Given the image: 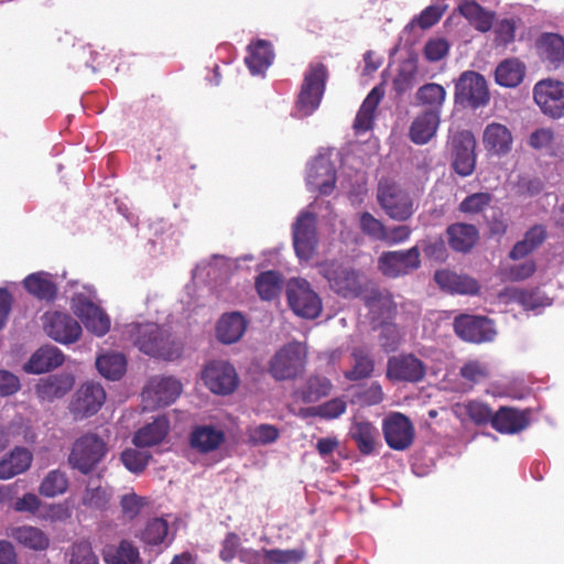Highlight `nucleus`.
Returning <instances> with one entry per match:
<instances>
[{"instance_id": "f257e3e1", "label": "nucleus", "mask_w": 564, "mask_h": 564, "mask_svg": "<svg viewBox=\"0 0 564 564\" xmlns=\"http://www.w3.org/2000/svg\"><path fill=\"white\" fill-rule=\"evenodd\" d=\"M130 338L134 346L145 355L172 360L180 355L169 328L155 323L135 324L131 327Z\"/></svg>"}, {"instance_id": "f03ea898", "label": "nucleus", "mask_w": 564, "mask_h": 564, "mask_svg": "<svg viewBox=\"0 0 564 564\" xmlns=\"http://www.w3.org/2000/svg\"><path fill=\"white\" fill-rule=\"evenodd\" d=\"M107 453L106 440L97 433L87 432L75 440L67 462L73 469L89 475L106 458Z\"/></svg>"}, {"instance_id": "7ed1b4c3", "label": "nucleus", "mask_w": 564, "mask_h": 564, "mask_svg": "<svg viewBox=\"0 0 564 564\" xmlns=\"http://www.w3.org/2000/svg\"><path fill=\"white\" fill-rule=\"evenodd\" d=\"M327 78L328 69L325 64L308 65L296 100V109L302 116H310L319 107Z\"/></svg>"}, {"instance_id": "20e7f679", "label": "nucleus", "mask_w": 564, "mask_h": 564, "mask_svg": "<svg viewBox=\"0 0 564 564\" xmlns=\"http://www.w3.org/2000/svg\"><path fill=\"white\" fill-rule=\"evenodd\" d=\"M306 358V350L300 343H289L272 356L268 371L276 381L294 380L304 372Z\"/></svg>"}, {"instance_id": "39448f33", "label": "nucleus", "mask_w": 564, "mask_h": 564, "mask_svg": "<svg viewBox=\"0 0 564 564\" xmlns=\"http://www.w3.org/2000/svg\"><path fill=\"white\" fill-rule=\"evenodd\" d=\"M319 273L328 281L330 289L345 299L358 297L362 292V281L358 271L335 261L318 265Z\"/></svg>"}, {"instance_id": "423d86ee", "label": "nucleus", "mask_w": 564, "mask_h": 564, "mask_svg": "<svg viewBox=\"0 0 564 564\" xmlns=\"http://www.w3.org/2000/svg\"><path fill=\"white\" fill-rule=\"evenodd\" d=\"M286 297L291 310L297 316L314 319L322 312V300L305 279L295 278L290 280Z\"/></svg>"}, {"instance_id": "0eeeda50", "label": "nucleus", "mask_w": 564, "mask_h": 564, "mask_svg": "<svg viewBox=\"0 0 564 564\" xmlns=\"http://www.w3.org/2000/svg\"><path fill=\"white\" fill-rule=\"evenodd\" d=\"M421 267L417 246L406 250L384 251L378 258V269L387 278L397 279L416 271Z\"/></svg>"}, {"instance_id": "6e6552de", "label": "nucleus", "mask_w": 564, "mask_h": 564, "mask_svg": "<svg viewBox=\"0 0 564 564\" xmlns=\"http://www.w3.org/2000/svg\"><path fill=\"white\" fill-rule=\"evenodd\" d=\"M426 376V365L412 352L388 358L386 377L391 382L419 383Z\"/></svg>"}, {"instance_id": "1a4fd4ad", "label": "nucleus", "mask_w": 564, "mask_h": 564, "mask_svg": "<svg viewBox=\"0 0 564 564\" xmlns=\"http://www.w3.org/2000/svg\"><path fill=\"white\" fill-rule=\"evenodd\" d=\"M533 100L543 115L552 119L564 117V83L546 78L539 80L533 87Z\"/></svg>"}, {"instance_id": "9d476101", "label": "nucleus", "mask_w": 564, "mask_h": 564, "mask_svg": "<svg viewBox=\"0 0 564 564\" xmlns=\"http://www.w3.org/2000/svg\"><path fill=\"white\" fill-rule=\"evenodd\" d=\"M451 165L462 177L469 176L476 167V139L473 132L462 130L451 139Z\"/></svg>"}, {"instance_id": "9b49d317", "label": "nucleus", "mask_w": 564, "mask_h": 564, "mask_svg": "<svg viewBox=\"0 0 564 564\" xmlns=\"http://www.w3.org/2000/svg\"><path fill=\"white\" fill-rule=\"evenodd\" d=\"M202 380L210 392L218 395L231 394L239 384L235 367L225 360H212L202 371Z\"/></svg>"}, {"instance_id": "f8f14e48", "label": "nucleus", "mask_w": 564, "mask_h": 564, "mask_svg": "<svg viewBox=\"0 0 564 564\" xmlns=\"http://www.w3.org/2000/svg\"><path fill=\"white\" fill-rule=\"evenodd\" d=\"M378 202L386 214L398 221L408 220L414 213L412 198L394 183H380Z\"/></svg>"}, {"instance_id": "ddd939ff", "label": "nucleus", "mask_w": 564, "mask_h": 564, "mask_svg": "<svg viewBox=\"0 0 564 564\" xmlns=\"http://www.w3.org/2000/svg\"><path fill=\"white\" fill-rule=\"evenodd\" d=\"M455 100L471 108L485 106L489 101L485 77L476 72H464L455 86Z\"/></svg>"}, {"instance_id": "4468645a", "label": "nucleus", "mask_w": 564, "mask_h": 564, "mask_svg": "<svg viewBox=\"0 0 564 564\" xmlns=\"http://www.w3.org/2000/svg\"><path fill=\"white\" fill-rule=\"evenodd\" d=\"M453 326L456 335L468 343L491 341L496 336L492 322L485 316L462 314L454 318Z\"/></svg>"}, {"instance_id": "2eb2a0df", "label": "nucleus", "mask_w": 564, "mask_h": 564, "mask_svg": "<svg viewBox=\"0 0 564 564\" xmlns=\"http://www.w3.org/2000/svg\"><path fill=\"white\" fill-rule=\"evenodd\" d=\"M293 246L302 260L313 258L317 247L316 218L313 213H301L293 225Z\"/></svg>"}, {"instance_id": "dca6fc26", "label": "nucleus", "mask_w": 564, "mask_h": 564, "mask_svg": "<svg viewBox=\"0 0 564 564\" xmlns=\"http://www.w3.org/2000/svg\"><path fill=\"white\" fill-rule=\"evenodd\" d=\"M382 432L386 443L394 451L408 449L413 444L414 426L410 419L400 412H393L383 420Z\"/></svg>"}, {"instance_id": "f3484780", "label": "nucleus", "mask_w": 564, "mask_h": 564, "mask_svg": "<svg viewBox=\"0 0 564 564\" xmlns=\"http://www.w3.org/2000/svg\"><path fill=\"white\" fill-rule=\"evenodd\" d=\"M182 392V383L173 377L152 378L142 391V400L149 409L173 403Z\"/></svg>"}, {"instance_id": "a211bd4d", "label": "nucleus", "mask_w": 564, "mask_h": 564, "mask_svg": "<svg viewBox=\"0 0 564 564\" xmlns=\"http://www.w3.org/2000/svg\"><path fill=\"white\" fill-rule=\"evenodd\" d=\"M42 319L45 333L55 341L73 344L80 338L82 326L69 314L57 311L46 312Z\"/></svg>"}, {"instance_id": "6ab92c4d", "label": "nucleus", "mask_w": 564, "mask_h": 564, "mask_svg": "<svg viewBox=\"0 0 564 564\" xmlns=\"http://www.w3.org/2000/svg\"><path fill=\"white\" fill-rule=\"evenodd\" d=\"M536 55L549 69L564 66V35L542 32L534 42Z\"/></svg>"}, {"instance_id": "aec40b11", "label": "nucleus", "mask_w": 564, "mask_h": 564, "mask_svg": "<svg viewBox=\"0 0 564 564\" xmlns=\"http://www.w3.org/2000/svg\"><path fill=\"white\" fill-rule=\"evenodd\" d=\"M106 401V391L100 383L86 382L76 392L72 410L82 417L96 414Z\"/></svg>"}, {"instance_id": "412c9836", "label": "nucleus", "mask_w": 564, "mask_h": 564, "mask_svg": "<svg viewBox=\"0 0 564 564\" xmlns=\"http://www.w3.org/2000/svg\"><path fill=\"white\" fill-rule=\"evenodd\" d=\"M482 144L489 154L503 156L511 151L513 137L507 126L491 122L484 130Z\"/></svg>"}, {"instance_id": "4be33fe9", "label": "nucleus", "mask_w": 564, "mask_h": 564, "mask_svg": "<svg viewBox=\"0 0 564 564\" xmlns=\"http://www.w3.org/2000/svg\"><path fill=\"white\" fill-rule=\"evenodd\" d=\"M434 280L442 290L453 294L475 295L480 289L475 279L445 269L437 270L434 274Z\"/></svg>"}, {"instance_id": "5701e85b", "label": "nucleus", "mask_w": 564, "mask_h": 564, "mask_svg": "<svg viewBox=\"0 0 564 564\" xmlns=\"http://www.w3.org/2000/svg\"><path fill=\"white\" fill-rule=\"evenodd\" d=\"M225 442V433L213 425H197L189 434V445L200 454L212 453Z\"/></svg>"}, {"instance_id": "b1692460", "label": "nucleus", "mask_w": 564, "mask_h": 564, "mask_svg": "<svg viewBox=\"0 0 564 564\" xmlns=\"http://www.w3.org/2000/svg\"><path fill=\"white\" fill-rule=\"evenodd\" d=\"M440 111L425 110L415 117L411 123L409 135L415 144L427 143L438 129L441 119Z\"/></svg>"}, {"instance_id": "393cba45", "label": "nucleus", "mask_w": 564, "mask_h": 564, "mask_svg": "<svg viewBox=\"0 0 564 564\" xmlns=\"http://www.w3.org/2000/svg\"><path fill=\"white\" fill-rule=\"evenodd\" d=\"M528 414L517 409L501 406L492 419V429L502 434H514L529 425Z\"/></svg>"}, {"instance_id": "a878e982", "label": "nucleus", "mask_w": 564, "mask_h": 564, "mask_svg": "<svg viewBox=\"0 0 564 564\" xmlns=\"http://www.w3.org/2000/svg\"><path fill=\"white\" fill-rule=\"evenodd\" d=\"M307 183L314 186L321 195H330L336 184L334 165L326 160L314 162L308 170Z\"/></svg>"}, {"instance_id": "bb28decb", "label": "nucleus", "mask_w": 564, "mask_h": 564, "mask_svg": "<svg viewBox=\"0 0 564 564\" xmlns=\"http://www.w3.org/2000/svg\"><path fill=\"white\" fill-rule=\"evenodd\" d=\"M85 327L97 336H104L110 329L109 316L90 301L80 302L75 312Z\"/></svg>"}, {"instance_id": "cd10ccee", "label": "nucleus", "mask_w": 564, "mask_h": 564, "mask_svg": "<svg viewBox=\"0 0 564 564\" xmlns=\"http://www.w3.org/2000/svg\"><path fill=\"white\" fill-rule=\"evenodd\" d=\"M33 455L25 448L17 446L0 460V479L7 480L26 471L32 464Z\"/></svg>"}, {"instance_id": "c85d7f7f", "label": "nucleus", "mask_w": 564, "mask_h": 564, "mask_svg": "<svg viewBox=\"0 0 564 564\" xmlns=\"http://www.w3.org/2000/svg\"><path fill=\"white\" fill-rule=\"evenodd\" d=\"M64 362V355L55 346L39 348L25 364L24 369L29 373H43L57 368Z\"/></svg>"}, {"instance_id": "c756f323", "label": "nucleus", "mask_w": 564, "mask_h": 564, "mask_svg": "<svg viewBox=\"0 0 564 564\" xmlns=\"http://www.w3.org/2000/svg\"><path fill=\"white\" fill-rule=\"evenodd\" d=\"M73 386L74 378L70 375H50L39 381L35 392L40 399L52 401L64 397Z\"/></svg>"}, {"instance_id": "7c9ffc66", "label": "nucleus", "mask_w": 564, "mask_h": 564, "mask_svg": "<svg viewBox=\"0 0 564 564\" xmlns=\"http://www.w3.org/2000/svg\"><path fill=\"white\" fill-rule=\"evenodd\" d=\"M458 11L475 30L481 33L492 28L496 18L494 11L485 9L475 0H465L458 6Z\"/></svg>"}, {"instance_id": "2f4dec72", "label": "nucleus", "mask_w": 564, "mask_h": 564, "mask_svg": "<svg viewBox=\"0 0 564 564\" xmlns=\"http://www.w3.org/2000/svg\"><path fill=\"white\" fill-rule=\"evenodd\" d=\"M349 436L356 443L360 454L368 456L375 452L379 432L371 422L356 420L351 424Z\"/></svg>"}, {"instance_id": "473e14b6", "label": "nucleus", "mask_w": 564, "mask_h": 564, "mask_svg": "<svg viewBox=\"0 0 564 564\" xmlns=\"http://www.w3.org/2000/svg\"><path fill=\"white\" fill-rule=\"evenodd\" d=\"M170 423L164 416L155 419L153 422L139 429L132 438L135 447H151L160 444L169 433Z\"/></svg>"}, {"instance_id": "72a5a7b5", "label": "nucleus", "mask_w": 564, "mask_h": 564, "mask_svg": "<svg viewBox=\"0 0 564 564\" xmlns=\"http://www.w3.org/2000/svg\"><path fill=\"white\" fill-rule=\"evenodd\" d=\"M246 328L247 321L240 313L224 314L216 326L217 338L224 344H234L241 338Z\"/></svg>"}, {"instance_id": "f704fd0d", "label": "nucleus", "mask_w": 564, "mask_h": 564, "mask_svg": "<svg viewBox=\"0 0 564 564\" xmlns=\"http://www.w3.org/2000/svg\"><path fill=\"white\" fill-rule=\"evenodd\" d=\"M23 286L31 295L46 302L54 301L58 291L51 274L44 271L29 274L23 280Z\"/></svg>"}, {"instance_id": "c9c22d12", "label": "nucleus", "mask_w": 564, "mask_h": 564, "mask_svg": "<svg viewBox=\"0 0 564 564\" xmlns=\"http://www.w3.org/2000/svg\"><path fill=\"white\" fill-rule=\"evenodd\" d=\"M10 536L23 547L42 552L50 546L48 535L40 528L21 525L11 530Z\"/></svg>"}, {"instance_id": "e433bc0d", "label": "nucleus", "mask_w": 564, "mask_h": 564, "mask_svg": "<svg viewBox=\"0 0 564 564\" xmlns=\"http://www.w3.org/2000/svg\"><path fill=\"white\" fill-rule=\"evenodd\" d=\"M449 247L458 252L469 251L478 240V230L474 225L457 223L448 226Z\"/></svg>"}, {"instance_id": "4c0bfd02", "label": "nucleus", "mask_w": 564, "mask_h": 564, "mask_svg": "<svg viewBox=\"0 0 564 564\" xmlns=\"http://www.w3.org/2000/svg\"><path fill=\"white\" fill-rule=\"evenodd\" d=\"M350 356L352 367L344 372V377L349 381L370 378L375 371V360L368 349L362 346L354 347Z\"/></svg>"}, {"instance_id": "58836bf2", "label": "nucleus", "mask_w": 564, "mask_h": 564, "mask_svg": "<svg viewBox=\"0 0 564 564\" xmlns=\"http://www.w3.org/2000/svg\"><path fill=\"white\" fill-rule=\"evenodd\" d=\"M274 58L271 43L264 40H258L254 44L248 46V56L246 64L252 74L263 73Z\"/></svg>"}, {"instance_id": "ea45409f", "label": "nucleus", "mask_w": 564, "mask_h": 564, "mask_svg": "<svg viewBox=\"0 0 564 564\" xmlns=\"http://www.w3.org/2000/svg\"><path fill=\"white\" fill-rule=\"evenodd\" d=\"M525 75V65L518 58H507L498 64L495 78L503 87L519 86Z\"/></svg>"}, {"instance_id": "a19ab883", "label": "nucleus", "mask_w": 564, "mask_h": 564, "mask_svg": "<svg viewBox=\"0 0 564 564\" xmlns=\"http://www.w3.org/2000/svg\"><path fill=\"white\" fill-rule=\"evenodd\" d=\"M104 560L107 564H142L139 549L129 540H121L117 546H108Z\"/></svg>"}, {"instance_id": "79ce46f5", "label": "nucleus", "mask_w": 564, "mask_h": 564, "mask_svg": "<svg viewBox=\"0 0 564 564\" xmlns=\"http://www.w3.org/2000/svg\"><path fill=\"white\" fill-rule=\"evenodd\" d=\"M333 389L330 380L323 376H311L304 386L295 392L304 403H314L327 397Z\"/></svg>"}, {"instance_id": "37998d69", "label": "nucleus", "mask_w": 564, "mask_h": 564, "mask_svg": "<svg viewBox=\"0 0 564 564\" xmlns=\"http://www.w3.org/2000/svg\"><path fill=\"white\" fill-rule=\"evenodd\" d=\"M364 301L369 311L380 317H389L397 310L392 294L388 290H371Z\"/></svg>"}, {"instance_id": "c03bdc74", "label": "nucleus", "mask_w": 564, "mask_h": 564, "mask_svg": "<svg viewBox=\"0 0 564 564\" xmlns=\"http://www.w3.org/2000/svg\"><path fill=\"white\" fill-rule=\"evenodd\" d=\"M99 373L109 380H119L126 372L127 360L123 354L109 352L96 359Z\"/></svg>"}, {"instance_id": "a18cd8bd", "label": "nucleus", "mask_w": 564, "mask_h": 564, "mask_svg": "<svg viewBox=\"0 0 564 564\" xmlns=\"http://www.w3.org/2000/svg\"><path fill=\"white\" fill-rule=\"evenodd\" d=\"M282 275L280 272L269 270L261 272L256 278V290L263 301H272L279 296L282 291Z\"/></svg>"}, {"instance_id": "49530a36", "label": "nucleus", "mask_w": 564, "mask_h": 564, "mask_svg": "<svg viewBox=\"0 0 564 564\" xmlns=\"http://www.w3.org/2000/svg\"><path fill=\"white\" fill-rule=\"evenodd\" d=\"M446 97L445 88L436 83H429L420 87L416 91V100L420 105L427 107V110L441 112V108Z\"/></svg>"}, {"instance_id": "de8ad7c7", "label": "nucleus", "mask_w": 564, "mask_h": 564, "mask_svg": "<svg viewBox=\"0 0 564 564\" xmlns=\"http://www.w3.org/2000/svg\"><path fill=\"white\" fill-rule=\"evenodd\" d=\"M68 477L61 469H53L43 478L39 491L42 496L53 498L63 495L68 489Z\"/></svg>"}, {"instance_id": "09e8293b", "label": "nucleus", "mask_w": 564, "mask_h": 564, "mask_svg": "<svg viewBox=\"0 0 564 564\" xmlns=\"http://www.w3.org/2000/svg\"><path fill=\"white\" fill-rule=\"evenodd\" d=\"M152 455L149 452L140 451L138 448H126L121 455L120 460L123 466L133 474H141L149 465Z\"/></svg>"}, {"instance_id": "8fccbe9b", "label": "nucleus", "mask_w": 564, "mask_h": 564, "mask_svg": "<svg viewBox=\"0 0 564 564\" xmlns=\"http://www.w3.org/2000/svg\"><path fill=\"white\" fill-rule=\"evenodd\" d=\"M169 532V524L165 520L155 518L149 521L142 531L141 540L149 545L161 544Z\"/></svg>"}, {"instance_id": "3c124183", "label": "nucleus", "mask_w": 564, "mask_h": 564, "mask_svg": "<svg viewBox=\"0 0 564 564\" xmlns=\"http://www.w3.org/2000/svg\"><path fill=\"white\" fill-rule=\"evenodd\" d=\"M403 336L397 324L386 323L381 325L379 334V343L386 352L398 350L402 343Z\"/></svg>"}, {"instance_id": "603ef678", "label": "nucleus", "mask_w": 564, "mask_h": 564, "mask_svg": "<svg viewBox=\"0 0 564 564\" xmlns=\"http://www.w3.org/2000/svg\"><path fill=\"white\" fill-rule=\"evenodd\" d=\"M110 498L111 494L106 488L101 486H88L84 492L82 501L86 508L94 510H105L109 505Z\"/></svg>"}, {"instance_id": "864d4df0", "label": "nucleus", "mask_w": 564, "mask_h": 564, "mask_svg": "<svg viewBox=\"0 0 564 564\" xmlns=\"http://www.w3.org/2000/svg\"><path fill=\"white\" fill-rule=\"evenodd\" d=\"M262 552H264V556L268 564H296L300 563L305 557V552L301 549H263Z\"/></svg>"}, {"instance_id": "5fc2aeb1", "label": "nucleus", "mask_w": 564, "mask_h": 564, "mask_svg": "<svg viewBox=\"0 0 564 564\" xmlns=\"http://www.w3.org/2000/svg\"><path fill=\"white\" fill-rule=\"evenodd\" d=\"M492 196L489 193L479 192L468 195L459 204V212L464 214H479L482 213L491 203Z\"/></svg>"}, {"instance_id": "6e6d98bb", "label": "nucleus", "mask_w": 564, "mask_h": 564, "mask_svg": "<svg viewBox=\"0 0 564 564\" xmlns=\"http://www.w3.org/2000/svg\"><path fill=\"white\" fill-rule=\"evenodd\" d=\"M69 564H99V561L89 542L78 541L70 547Z\"/></svg>"}, {"instance_id": "4d7b16f0", "label": "nucleus", "mask_w": 564, "mask_h": 564, "mask_svg": "<svg viewBox=\"0 0 564 564\" xmlns=\"http://www.w3.org/2000/svg\"><path fill=\"white\" fill-rule=\"evenodd\" d=\"M347 403L343 398H334L323 404L312 408L311 411L314 415L326 420H333L345 413Z\"/></svg>"}, {"instance_id": "13d9d810", "label": "nucleus", "mask_w": 564, "mask_h": 564, "mask_svg": "<svg viewBox=\"0 0 564 564\" xmlns=\"http://www.w3.org/2000/svg\"><path fill=\"white\" fill-rule=\"evenodd\" d=\"M466 413L476 425L492 424L495 414L488 404L479 401H469L466 404Z\"/></svg>"}, {"instance_id": "bf43d9fd", "label": "nucleus", "mask_w": 564, "mask_h": 564, "mask_svg": "<svg viewBox=\"0 0 564 564\" xmlns=\"http://www.w3.org/2000/svg\"><path fill=\"white\" fill-rule=\"evenodd\" d=\"M360 230L368 237L382 241L386 226L370 213L364 212L359 216Z\"/></svg>"}, {"instance_id": "052dcab7", "label": "nucleus", "mask_w": 564, "mask_h": 564, "mask_svg": "<svg viewBox=\"0 0 564 564\" xmlns=\"http://www.w3.org/2000/svg\"><path fill=\"white\" fill-rule=\"evenodd\" d=\"M145 505L147 499L134 492L123 495L120 499L122 517L128 520H133L139 516Z\"/></svg>"}, {"instance_id": "680f3d73", "label": "nucleus", "mask_w": 564, "mask_h": 564, "mask_svg": "<svg viewBox=\"0 0 564 564\" xmlns=\"http://www.w3.org/2000/svg\"><path fill=\"white\" fill-rule=\"evenodd\" d=\"M279 437V430L271 424H260L249 433L250 442L254 445H267L275 442Z\"/></svg>"}, {"instance_id": "e2e57ef3", "label": "nucleus", "mask_w": 564, "mask_h": 564, "mask_svg": "<svg viewBox=\"0 0 564 564\" xmlns=\"http://www.w3.org/2000/svg\"><path fill=\"white\" fill-rule=\"evenodd\" d=\"M459 375L466 381L478 383L488 377V369L478 360L466 362L459 370Z\"/></svg>"}, {"instance_id": "0e129e2a", "label": "nucleus", "mask_w": 564, "mask_h": 564, "mask_svg": "<svg viewBox=\"0 0 564 564\" xmlns=\"http://www.w3.org/2000/svg\"><path fill=\"white\" fill-rule=\"evenodd\" d=\"M443 13L444 10L441 7L429 6L412 20L411 25L417 24L422 30L430 29L441 20Z\"/></svg>"}, {"instance_id": "69168bd1", "label": "nucleus", "mask_w": 564, "mask_h": 564, "mask_svg": "<svg viewBox=\"0 0 564 564\" xmlns=\"http://www.w3.org/2000/svg\"><path fill=\"white\" fill-rule=\"evenodd\" d=\"M517 22L514 19L500 20L495 29L496 42L499 45H508L514 41Z\"/></svg>"}, {"instance_id": "338daca9", "label": "nucleus", "mask_w": 564, "mask_h": 564, "mask_svg": "<svg viewBox=\"0 0 564 564\" xmlns=\"http://www.w3.org/2000/svg\"><path fill=\"white\" fill-rule=\"evenodd\" d=\"M448 51L449 44L442 37L431 39L424 46V55L430 62L441 61L447 55Z\"/></svg>"}, {"instance_id": "774afa93", "label": "nucleus", "mask_w": 564, "mask_h": 564, "mask_svg": "<svg viewBox=\"0 0 564 564\" xmlns=\"http://www.w3.org/2000/svg\"><path fill=\"white\" fill-rule=\"evenodd\" d=\"M240 546V538L234 532L227 533L225 540L221 543L219 551V557L225 562H230L237 555Z\"/></svg>"}]
</instances>
